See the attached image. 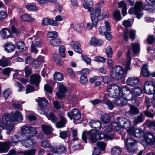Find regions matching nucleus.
<instances>
[{
    "instance_id": "obj_1",
    "label": "nucleus",
    "mask_w": 155,
    "mask_h": 155,
    "mask_svg": "<svg viewBox=\"0 0 155 155\" xmlns=\"http://www.w3.org/2000/svg\"><path fill=\"white\" fill-rule=\"evenodd\" d=\"M107 95L111 97L116 99L114 101V104L118 107H123L127 104L128 101H131L133 103L139 105L140 102H138L137 98L131 97L130 98L129 95L126 91H123L122 87L116 84H112L108 87L107 89Z\"/></svg>"
},
{
    "instance_id": "obj_2",
    "label": "nucleus",
    "mask_w": 155,
    "mask_h": 155,
    "mask_svg": "<svg viewBox=\"0 0 155 155\" xmlns=\"http://www.w3.org/2000/svg\"><path fill=\"white\" fill-rule=\"evenodd\" d=\"M23 120V117L21 113L18 111L11 115H4L2 119V122L8 130L7 134L10 133L13 130L15 125L13 123L14 121H19Z\"/></svg>"
},
{
    "instance_id": "obj_3",
    "label": "nucleus",
    "mask_w": 155,
    "mask_h": 155,
    "mask_svg": "<svg viewBox=\"0 0 155 155\" xmlns=\"http://www.w3.org/2000/svg\"><path fill=\"white\" fill-rule=\"evenodd\" d=\"M101 8V3H98L96 6L94 13V9L93 8L89 7L88 9L91 14V21L95 26L97 25L98 21L101 20L99 18L100 17Z\"/></svg>"
},
{
    "instance_id": "obj_4",
    "label": "nucleus",
    "mask_w": 155,
    "mask_h": 155,
    "mask_svg": "<svg viewBox=\"0 0 155 155\" xmlns=\"http://www.w3.org/2000/svg\"><path fill=\"white\" fill-rule=\"evenodd\" d=\"M143 5V3L142 1L136 2L135 3L134 7L131 8L129 10V13L130 14H134L137 18L139 19L143 15L142 12Z\"/></svg>"
},
{
    "instance_id": "obj_5",
    "label": "nucleus",
    "mask_w": 155,
    "mask_h": 155,
    "mask_svg": "<svg viewBox=\"0 0 155 155\" xmlns=\"http://www.w3.org/2000/svg\"><path fill=\"white\" fill-rule=\"evenodd\" d=\"M124 71L123 67L121 66H116L112 68L110 72V74L113 79L119 80L121 79L124 74Z\"/></svg>"
},
{
    "instance_id": "obj_6",
    "label": "nucleus",
    "mask_w": 155,
    "mask_h": 155,
    "mask_svg": "<svg viewBox=\"0 0 155 155\" xmlns=\"http://www.w3.org/2000/svg\"><path fill=\"white\" fill-rule=\"evenodd\" d=\"M22 134L27 136H35L37 134L36 127L29 126H23L21 128Z\"/></svg>"
},
{
    "instance_id": "obj_7",
    "label": "nucleus",
    "mask_w": 155,
    "mask_h": 155,
    "mask_svg": "<svg viewBox=\"0 0 155 155\" xmlns=\"http://www.w3.org/2000/svg\"><path fill=\"white\" fill-rule=\"evenodd\" d=\"M122 90L123 91H126L128 93V94L129 95V97H130V94L133 95L134 96L137 97L140 95L142 93V90L140 87L134 88L130 90L126 86L122 87Z\"/></svg>"
},
{
    "instance_id": "obj_8",
    "label": "nucleus",
    "mask_w": 155,
    "mask_h": 155,
    "mask_svg": "<svg viewBox=\"0 0 155 155\" xmlns=\"http://www.w3.org/2000/svg\"><path fill=\"white\" fill-rule=\"evenodd\" d=\"M136 140L132 138H127L125 141L126 147L127 150L130 152H133L135 151L136 149Z\"/></svg>"
},
{
    "instance_id": "obj_9",
    "label": "nucleus",
    "mask_w": 155,
    "mask_h": 155,
    "mask_svg": "<svg viewBox=\"0 0 155 155\" xmlns=\"http://www.w3.org/2000/svg\"><path fill=\"white\" fill-rule=\"evenodd\" d=\"M20 143L23 146L28 148L34 147L36 144L35 140L29 138L21 140Z\"/></svg>"
},
{
    "instance_id": "obj_10",
    "label": "nucleus",
    "mask_w": 155,
    "mask_h": 155,
    "mask_svg": "<svg viewBox=\"0 0 155 155\" xmlns=\"http://www.w3.org/2000/svg\"><path fill=\"white\" fill-rule=\"evenodd\" d=\"M127 131L128 134L136 138H140L144 135V132L140 129H134L133 128L127 129Z\"/></svg>"
},
{
    "instance_id": "obj_11",
    "label": "nucleus",
    "mask_w": 155,
    "mask_h": 155,
    "mask_svg": "<svg viewBox=\"0 0 155 155\" xmlns=\"http://www.w3.org/2000/svg\"><path fill=\"white\" fill-rule=\"evenodd\" d=\"M67 115L70 119H74L76 120H79L81 117L80 113L78 110L76 108L73 109L71 112H68Z\"/></svg>"
},
{
    "instance_id": "obj_12",
    "label": "nucleus",
    "mask_w": 155,
    "mask_h": 155,
    "mask_svg": "<svg viewBox=\"0 0 155 155\" xmlns=\"http://www.w3.org/2000/svg\"><path fill=\"white\" fill-rule=\"evenodd\" d=\"M154 136L153 134L150 131L146 132L144 135L145 141L148 144L152 145L155 143Z\"/></svg>"
},
{
    "instance_id": "obj_13",
    "label": "nucleus",
    "mask_w": 155,
    "mask_h": 155,
    "mask_svg": "<svg viewBox=\"0 0 155 155\" xmlns=\"http://www.w3.org/2000/svg\"><path fill=\"white\" fill-rule=\"evenodd\" d=\"M41 32L38 31L36 35L34 36L31 39L32 40V43L37 47H41L42 46L43 42L41 38Z\"/></svg>"
},
{
    "instance_id": "obj_14",
    "label": "nucleus",
    "mask_w": 155,
    "mask_h": 155,
    "mask_svg": "<svg viewBox=\"0 0 155 155\" xmlns=\"http://www.w3.org/2000/svg\"><path fill=\"white\" fill-rule=\"evenodd\" d=\"M51 151L54 153L60 154L65 153L66 149L63 145H56L55 147H51Z\"/></svg>"
},
{
    "instance_id": "obj_15",
    "label": "nucleus",
    "mask_w": 155,
    "mask_h": 155,
    "mask_svg": "<svg viewBox=\"0 0 155 155\" xmlns=\"http://www.w3.org/2000/svg\"><path fill=\"white\" fill-rule=\"evenodd\" d=\"M89 124L92 128H94L95 131H99L101 128V122L98 120H92L89 122Z\"/></svg>"
},
{
    "instance_id": "obj_16",
    "label": "nucleus",
    "mask_w": 155,
    "mask_h": 155,
    "mask_svg": "<svg viewBox=\"0 0 155 155\" xmlns=\"http://www.w3.org/2000/svg\"><path fill=\"white\" fill-rule=\"evenodd\" d=\"M67 91L66 88L63 85L60 84L59 86V91L56 93V95L59 99H61L65 96Z\"/></svg>"
},
{
    "instance_id": "obj_17",
    "label": "nucleus",
    "mask_w": 155,
    "mask_h": 155,
    "mask_svg": "<svg viewBox=\"0 0 155 155\" xmlns=\"http://www.w3.org/2000/svg\"><path fill=\"white\" fill-rule=\"evenodd\" d=\"M44 61L43 57L39 56L37 58V59H34L31 65L32 66V67L36 69L39 67L41 63L44 62Z\"/></svg>"
},
{
    "instance_id": "obj_18",
    "label": "nucleus",
    "mask_w": 155,
    "mask_h": 155,
    "mask_svg": "<svg viewBox=\"0 0 155 155\" xmlns=\"http://www.w3.org/2000/svg\"><path fill=\"white\" fill-rule=\"evenodd\" d=\"M87 134L91 142L95 143L97 142V133L94 130H90L88 132Z\"/></svg>"
},
{
    "instance_id": "obj_19",
    "label": "nucleus",
    "mask_w": 155,
    "mask_h": 155,
    "mask_svg": "<svg viewBox=\"0 0 155 155\" xmlns=\"http://www.w3.org/2000/svg\"><path fill=\"white\" fill-rule=\"evenodd\" d=\"M41 80V77L39 74H33L31 76V83L37 86H38Z\"/></svg>"
},
{
    "instance_id": "obj_20",
    "label": "nucleus",
    "mask_w": 155,
    "mask_h": 155,
    "mask_svg": "<svg viewBox=\"0 0 155 155\" xmlns=\"http://www.w3.org/2000/svg\"><path fill=\"white\" fill-rule=\"evenodd\" d=\"M139 82V78L137 77H130L126 81L127 84L131 87H133L138 84Z\"/></svg>"
},
{
    "instance_id": "obj_21",
    "label": "nucleus",
    "mask_w": 155,
    "mask_h": 155,
    "mask_svg": "<svg viewBox=\"0 0 155 155\" xmlns=\"http://www.w3.org/2000/svg\"><path fill=\"white\" fill-rule=\"evenodd\" d=\"M64 114H62L61 115L59 116L60 121L57 122L56 126L58 128H61L64 127L66 124L67 120L64 117Z\"/></svg>"
},
{
    "instance_id": "obj_22",
    "label": "nucleus",
    "mask_w": 155,
    "mask_h": 155,
    "mask_svg": "<svg viewBox=\"0 0 155 155\" xmlns=\"http://www.w3.org/2000/svg\"><path fill=\"white\" fill-rule=\"evenodd\" d=\"M36 101L39 106L38 108L45 107L48 105V101L45 97H38L36 100Z\"/></svg>"
},
{
    "instance_id": "obj_23",
    "label": "nucleus",
    "mask_w": 155,
    "mask_h": 155,
    "mask_svg": "<svg viewBox=\"0 0 155 155\" xmlns=\"http://www.w3.org/2000/svg\"><path fill=\"white\" fill-rule=\"evenodd\" d=\"M97 140H102L103 139H104L106 141H108L109 140H112L113 137V135H105L104 134L102 133H100L98 134L97 133Z\"/></svg>"
},
{
    "instance_id": "obj_24",
    "label": "nucleus",
    "mask_w": 155,
    "mask_h": 155,
    "mask_svg": "<svg viewBox=\"0 0 155 155\" xmlns=\"http://www.w3.org/2000/svg\"><path fill=\"white\" fill-rule=\"evenodd\" d=\"M71 46L75 52L79 54L82 53V50L80 48L81 45L77 41H73L71 44Z\"/></svg>"
},
{
    "instance_id": "obj_25",
    "label": "nucleus",
    "mask_w": 155,
    "mask_h": 155,
    "mask_svg": "<svg viewBox=\"0 0 155 155\" xmlns=\"http://www.w3.org/2000/svg\"><path fill=\"white\" fill-rule=\"evenodd\" d=\"M10 147L7 141L0 142V153H5L9 149Z\"/></svg>"
},
{
    "instance_id": "obj_26",
    "label": "nucleus",
    "mask_w": 155,
    "mask_h": 155,
    "mask_svg": "<svg viewBox=\"0 0 155 155\" xmlns=\"http://www.w3.org/2000/svg\"><path fill=\"white\" fill-rule=\"evenodd\" d=\"M5 50L8 53L13 51L15 49V45L12 42H7L4 45Z\"/></svg>"
},
{
    "instance_id": "obj_27",
    "label": "nucleus",
    "mask_w": 155,
    "mask_h": 155,
    "mask_svg": "<svg viewBox=\"0 0 155 155\" xmlns=\"http://www.w3.org/2000/svg\"><path fill=\"white\" fill-rule=\"evenodd\" d=\"M131 53V52L130 50L129 49L127 54V59L126 63L125 64V69L126 71L130 70L131 69L130 68L131 61L130 57Z\"/></svg>"
},
{
    "instance_id": "obj_28",
    "label": "nucleus",
    "mask_w": 155,
    "mask_h": 155,
    "mask_svg": "<svg viewBox=\"0 0 155 155\" xmlns=\"http://www.w3.org/2000/svg\"><path fill=\"white\" fill-rule=\"evenodd\" d=\"M0 34L4 38H7L11 36L12 32L11 31L7 28L2 29L0 31Z\"/></svg>"
},
{
    "instance_id": "obj_29",
    "label": "nucleus",
    "mask_w": 155,
    "mask_h": 155,
    "mask_svg": "<svg viewBox=\"0 0 155 155\" xmlns=\"http://www.w3.org/2000/svg\"><path fill=\"white\" fill-rule=\"evenodd\" d=\"M11 64L10 58H6L3 56L0 59V66L4 67L9 66Z\"/></svg>"
},
{
    "instance_id": "obj_30",
    "label": "nucleus",
    "mask_w": 155,
    "mask_h": 155,
    "mask_svg": "<svg viewBox=\"0 0 155 155\" xmlns=\"http://www.w3.org/2000/svg\"><path fill=\"white\" fill-rule=\"evenodd\" d=\"M11 141H7L10 147V146H15L19 142H20V141L18 137L15 135L11 137Z\"/></svg>"
},
{
    "instance_id": "obj_31",
    "label": "nucleus",
    "mask_w": 155,
    "mask_h": 155,
    "mask_svg": "<svg viewBox=\"0 0 155 155\" xmlns=\"http://www.w3.org/2000/svg\"><path fill=\"white\" fill-rule=\"evenodd\" d=\"M42 24L44 26L50 25L52 26H56L57 25L56 21L48 18H45L43 19L42 21Z\"/></svg>"
},
{
    "instance_id": "obj_32",
    "label": "nucleus",
    "mask_w": 155,
    "mask_h": 155,
    "mask_svg": "<svg viewBox=\"0 0 155 155\" xmlns=\"http://www.w3.org/2000/svg\"><path fill=\"white\" fill-rule=\"evenodd\" d=\"M21 20L25 22H32L34 21V19L31 15L28 13H25L23 15L21 16Z\"/></svg>"
},
{
    "instance_id": "obj_33",
    "label": "nucleus",
    "mask_w": 155,
    "mask_h": 155,
    "mask_svg": "<svg viewBox=\"0 0 155 155\" xmlns=\"http://www.w3.org/2000/svg\"><path fill=\"white\" fill-rule=\"evenodd\" d=\"M50 44L54 46H59L62 43L61 40L59 38H54L50 41Z\"/></svg>"
},
{
    "instance_id": "obj_34",
    "label": "nucleus",
    "mask_w": 155,
    "mask_h": 155,
    "mask_svg": "<svg viewBox=\"0 0 155 155\" xmlns=\"http://www.w3.org/2000/svg\"><path fill=\"white\" fill-rule=\"evenodd\" d=\"M103 43V41L100 40H98L94 37L92 38L90 41V44L94 46L100 45Z\"/></svg>"
},
{
    "instance_id": "obj_35",
    "label": "nucleus",
    "mask_w": 155,
    "mask_h": 155,
    "mask_svg": "<svg viewBox=\"0 0 155 155\" xmlns=\"http://www.w3.org/2000/svg\"><path fill=\"white\" fill-rule=\"evenodd\" d=\"M36 151V149L33 148L29 150H25L23 151H19L18 153L20 154H23V155H34Z\"/></svg>"
},
{
    "instance_id": "obj_36",
    "label": "nucleus",
    "mask_w": 155,
    "mask_h": 155,
    "mask_svg": "<svg viewBox=\"0 0 155 155\" xmlns=\"http://www.w3.org/2000/svg\"><path fill=\"white\" fill-rule=\"evenodd\" d=\"M121 152V148L118 146L113 147L111 150V153L112 155H120Z\"/></svg>"
},
{
    "instance_id": "obj_37",
    "label": "nucleus",
    "mask_w": 155,
    "mask_h": 155,
    "mask_svg": "<svg viewBox=\"0 0 155 155\" xmlns=\"http://www.w3.org/2000/svg\"><path fill=\"white\" fill-rule=\"evenodd\" d=\"M17 49L20 52L24 51L25 50V47L24 43L21 41H18L16 43Z\"/></svg>"
},
{
    "instance_id": "obj_38",
    "label": "nucleus",
    "mask_w": 155,
    "mask_h": 155,
    "mask_svg": "<svg viewBox=\"0 0 155 155\" xmlns=\"http://www.w3.org/2000/svg\"><path fill=\"white\" fill-rule=\"evenodd\" d=\"M155 88V86H144V90L145 92L147 94H153Z\"/></svg>"
},
{
    "instance_id": "obj_39",
    "label": "nucleus",
    "mask_w": 155,
    "mask_h": 155,
    "mask_svg": "<svg viewBox=\"0 0 155 155\" xmlns=\"http://www.w3.org/2000/svg\"><path fill=\"white\" fill-rule=\"evenodd\" d=\"M131 45L134 54H137L140 51V47L138 43H132Z\"/></svg>"
},
{
    "instance_id": "obj_40",
    "label": "nucleus",
    "mask_w": 155,
    "mask_h": 155,
    "mask_svg": "<svg viewBox=\"0 0 155 155\" xmlns=\"http://www.w3.org/2000/svg\"><path fill=\"white\" fill-rule=\"evenodd\" d=\"M42 128L43 132L46 134H50L52 132V128L48 125H43Z\"/></svg>"
},
{
    "instance_id": "obj_41",
    "label": "nucleus",
    "mask_w": 155,
    "mask_h": 155,
    "mask_svg": "<svg viewBox=\"0 0 155 155\" xmlns=\"http://www.w3.org/2000/svg\"><path fill=\"white\" fill-rule=\"evenodd\" d=\"M148 66L147 65H143L141 71V72L142 74L146 77H148L150 75V74L148 70Z\"/></svg>"
},
{
    "instance_id": "obj_42",
    "label": "nucleus",
    "mask_w": 155,
    "mask_h": 155,
    "mask_svg": "<svg viewBox=\"0 0 155 155\" xmlns=\"http://www.w3.org/2000/svg\"><path fill=\"white\" fill-rule=\"evenodd\" d=\"M25 64H31L34 59L32 57L31 54H25Z\"/></svg>"
},
{
    "instance_id": "obj_43",
    "label": "nucleus",
    "mask_w": 155,
    "mask_h": 155,
    "mask_svg": "<svg viewBox=\"0 0 155 155\" xmlns=\"http://www.w3.org/2000/svg\"><path fill=\"white\" fill-rule=\"evenodd\" d=\"M47 118L54 123L57 122L58 119L55 114L52 112H50L46 116Z\"/></svg>"
},
{
    "instance_id": "obj_44",
    "label": "nucleus",
    "mask_w": 155,
    "mask_h": 155,
    "mask_svg": "<svg viewBox=\"0 0 155 155\" xmlns=\"http://www.w3.org/2000/svg\"><path fill=\"white\" fill-rule=\"evenodd\" d=\"M113 15L116 20L120 21L122 19L120 12L118 9H116L113 12Z\"/></svg>"
},
{
    "instance_id": "obj_45",
    "label": "nucleus",
    "mask_w": 155,
    "mask_h": 155,
    "mask_svg": "<svg viewBox=\"0 0 155 155\" xmlns=\"http://www.w3.org/2000/svg\"><path fill=\"white\" fill-rule=\"evenodd\" d=\"M38 111L41 114H43L47 115L50 113V109L47 107L39 108H38Z\"/></svg>"
},
{
    "instance_id": "obj_46",
    "label": "nucleus",
    "mask_w": 155,
    "mask_h": 155,
    "mask_svg": "<svg viewBox=\"0 0 155 155\" xmlns=\"http://www.w3.org/2000/svg\"><path fill=\"white\" fill-rule=\"evenodd\" d=\"M129 105L130 108L129 110V113L130 114L132 115H135L139 113V110L136 107L130 104H129Z\"/></svg>"
},
{
    "instance_id": "obj_47",
    "label": "nucleus",
    "mask_w": 155,
    "mask_h": 155,
    "mask_svg": "<svg viewBox=\"0 0 155 155\" xmlns=\"http://www.w3.org/2000/svg\"><path fill=\"white\" fill-rule=\"evenodd\" d=\"M111 126L112 129L117 131L119 130L122 128L118 122L113 121L111 123Z\"/></svg>"
},
{
    "instance_id": "obj_48",
    "label": "nucleus",
    "mask_w": 155,
    "mask_h": 155,
    "mask_svg": "<svg viewBox=\"0 0 155 155\" xmlns=\"http://www.w3.org/2000/svg\"><path fill=\"white\" fill-rule=\"evenodd\" d=\"M101 119L103 123H107L110 122V118L108 115L105 114L101 115Z\"/></svg>"
},
{
    "instance_id": "obj_49",
    "label": "nucleus",
    "mask_w": 155,
    "mask_h": 155,
    "mask_svg": "<svg viewBox=\"0 0 155 155\" xmlns=\"http://www.w3.org/2000/svg\"><path fill=\"white\" fill-rule=\"evenodd\" d=\"M41 146L45 148H48L51 150V147L53 146H51L49 142L47 140L42 141L41 143Z\"/></svg>"
},
{
    "instance_id": "obj_50",
    "label": "nucleus",
    "mask_w": 155,
    "mask_h": 155,
    "mask_svg": "<svg viewBox=\"0 0 155 155\" xmlns=\"http://www.w3.org/2000/svg\"><path fill=\"white\" fill-rule=\"evenodd\" d=\"M144 120V117L143 114H140L134 120V122L136 124L138 123H141Z\"/></svg>"
},
{
    "instance_id": "obj_51",
    "label": "nucleus",
    "mask_w": 155,
    "mask_h": 155,
    "mask_svg": "<svg viewBox=\"0 0 155 155\" xmlns=\"http://www.w3.org/2000/svg\"><path fill=\"white\" fill-rule=\"evenodd\" d=\"M54 78L55 81H61L63 80L64 76L61 73L56 72L54 75Z\"/></svg>"
},
{
    "instance_id": "obj_52",
    "label": "nucleus",
    "mask_w": 155,
    "mask_h": 155,
    "mask_svg": "<svg viewBox=\"0 0 155 155\" xmlns=\"http://www.w3.org/2000/svg\"><path fill=\"white\" fill-rule=\"evenodd\" d=\"M113 54V51L111 47L110 46H108L106 49V54L109 58H112Z\"/></svg>"
},
{
    "instance_id": "obj_53",
    "label": "nucleus",
    "mask_w": 155,
    "mask_h": 155,
    "mask_svg": "<svg viewBox=\"0 0 155 155\" xmlns=\"http://www.w3.org/2000/svg\"><path fill=\"white\" fill-rule=\"evenodd\" d=\"M128 119L126 117H118V122L122 128L125 123L127 122Z\"/></svg>"
},
{
    "instance_id": "obj_54",
    "label": "nucleus",
    "mask_w": 155,
    "mask_h": 155,
    "mask_svg": "<svg viewBox=\"0 0 155 155\" xmlns=\"http://www.w3.org/2000/svg\"><path fill=\"white\" fill-rule=\"evenodd\" d=\"M47 36L50 38H57L58 37V33L56 31L49 32L47 34Z\"/></svg>"
},
{
    "instance_id": "obj_55",
    "label": "nucleus",
    "mask_w": 155,
    "mask_h": 155,
    "mask_svg": "<svg viewBox=\"0 0 155 155\" xmlns=\"http://www.w3.org/2000/svg\"><path fill=\"white\" fill-rule=\"evenodd\" d=\"M26 117L30 121L36 120V117L35 114L31 112L28 113L26 115Z\"/></svg>"
},
{
    "instance_id": "obj_56",
    "label": "nucleus",
    "mask_w": 155,
    "mask_h": 155,
    "mask_svg": "<svg viewBox=\"0 0 155 155\" xmlns=\"http://www.w3.org/2000/svg\"><path fill=\"white\" fill-rule=\"evenodd\" d=\"M59 50L60 55L62 57H65V46L61 45L59 47Z\"/></svg>"
},
{
    "instance_id": "obj_57",
    "label": "nucleus",
    "mask_w": 155,
    "mask_h": 155,
    "mask_svg": "<svg viewBox=\"0 0 155 155\" xmlns=\"http://www.w3.org/2000/svg\"><path fill=\"white\" fill-rule=\"evenodd\" d=\"M24 70L26 77H28L32 73L31 69L28 66H26L24 69Z\"/></svg>"
},
{
    "instance_id": "obj_58",
    "label": "nucleus",
    "mask_w": 155,
    "mask_h": 155,
    "mask_svg": "<svg viewBox=\"0 0 155 155\" xmlns=\"http://www.w3.org/2000/svg\"><path fill=\"white\" fill-rule=\"evenodd\" d=\"M97 145L99 149L102 151H104L105 149L106 144L103 142H98L97 143Z\"/></svg>"
},
{
    "instance_id": "obj_59",
    "label": "nucleus",
    "mask_w": 155,
    "mask_h": 155,
    "mask_svg": "<svg viewBox=\"0 0 155 155\" xmlns=\"http://www.w3.org/2000/svg\"><path fill=\"white\" fill-rule=\"evenodd\" d=\"M11 90L10 88H7L4 91L3 93L5 99H7L11 94Z\"/></svg>"
},
{
    "instance_id": "obj_60",
    "label": "nucleus",
    "mask_w": 155,
    "mask_h": 155,
    "mask_svg": "<svg viewBox=\"0 0 155 155\" xmlns=\"http://www.w3.org/2000/svg\"><path fill=\"white\" fill-rule=\"evenodd\" d=\"M130 38L132 41L134 40L135 38L136 31L135 30L130 29L128 31Z\"/></svg>"
},
{
    "instance_id": "obj_61",
    "label": "nucleus",
    "mask_w": 155,
    "mask_h": 155,
    "mask_svg": "<svg viewBox=\"0 0 155 155\" xmlns=\"http://www.w3.org/2000/svg\"><path fill=\"white\" fill-rule=\"evenodd\" d=\"M71 27L73 28L74 30L79 33H80L81 32V27L78 24H72L71 26Z\"/></svg>"
},
{
    "instance_id": "obj_62",
    "label": "nucleus",
    "mask_w": 155,
    "mask_h": 155,
    "mask_svg": "<svg viewBox=\"0 0 155 155\" xmlns=\"http://www.w3.org/2000/svg\"><path fill=\"white\" fill-rule=\"evenodd\" d=\"M26 8L28 10L31 11H36L37 9V7L35 5L29 4L25 6Z\"/></svg>"
},
{
    "instance_id": "obj_63",
    "label": "nucleus",
    "mask_w": 155,
    "mask_h": 155,
    "mask_svg": "<svg viewBox=\"0 0 155 155\" xmlns=\"http://www.w3.org/2000/svg\"><path fill=\"white\" fill-rule=\"evenodd\" d=\"M70 134L68 131H61L60 133V137L63 139H64Z\"/></svg>"
},
{
    "instance_id": "obj_64",
    "label": "nucleus",
    "mask_w": 155,
    "mask_h": 155,
    "mask_svg": "<svg viewBox=\"0 0 155 155\" xmlns=\"http://www.w3.org/2000/svg\"><path fill=\"white\" fill-rule=\"evenodd\" d=\"M155 38L153 35H150L148 36L147 41L149 44H152L155 40Z\"/></svg>"
}]
</instances>
